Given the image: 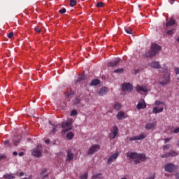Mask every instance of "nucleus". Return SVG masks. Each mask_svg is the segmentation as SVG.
I'll list each match as a JSON object with an SVG mask.
<instances>
[{"mask_svg":"<svg viewBox=\"0 0 179 179\" xmlns=\"http://www.w3.org/2000/svg\"><path fill=\"white\" fill-rule=\"evenodd\" d=\"M70 115L71 117H76L78 115V111H76L75 109L71 110Z\"/></svg>","mask_w":179,"mask_h":179,"instance_id":"31","label":"nucleus"},{"mask_svg":"<svg viewBox=\"0 0 179 179\" xmlns=\"http://www.w3.org/2000/svg\"><path fill=\"white\" fill-rule=\"evenodd\" d=\"M41 145H39L36 148L32 150V156H35V157H40V156H41Z\"/></svg>","mask_w":179,"mask_h":179,"instance_id":"9","label":"nucleus"},{"mask_svg":"<svg viewBox=\"0 0 179 179\" xmlns=\"http://www.w3.org/2000/svg\"><path fill=\"white\" fill-rule=\"evenodd\" d=\"M167 34H168V36H173V34H174V29H171V30L168 31Z\"/></svg>","mask_w":179,"mask_h":179,"instance_id":"39","label":"nucleus"},{"mask_svg":"<svg viewBox=\"0 0 179 179\" xmlns=\"http://www.w3.org/2000/svg\"><path fill=\"white\" fill-rule=\"evenodd\" d=\"M96 85H100V80L97 79L92 80L90 83L91 86H96Z\"/></svg>","mask_w":179,"mask_h":179,"instance_id":"25","label":"nucleus"},{"mask_svg":"<svg viewBox=\"0 0 179 179\" xmlns=\"http://www.w3.org/2000/svg\"><path fill=\"white\" fill-rule=\"evenodd\" d=\"M47 177H48V175H45L43 177V178L44 179V178H47Z\"/></svg>","mask_w":179,"mask_h":179,"instance_id":"58","label":"nucleus"},{"mask_svg":"<svg viewBox=\"0 0 179 179\" xmlns=\"http://www.w3.org/2000/svg\"><path fill=\"white\" fill-rule=\"evenodd\" d=\"M49 124L50 125H52V127H54L53 129H52V132H53V134H55V132H57V128H58V125L55 124H52L51 121H49Z\"/></svg>","mask_w":179,"mask_h":179,"instance_id":"24","label":"nucleus"},{"mask_svg":"<svg viewBox=\"0 0 179 179\" xmlns=\"http://www.w3.org/2000/svg\"><path fill=\"white\" fill-rule=\"evenodd\" d=\"M65 96H66V97H67V99H69V98L72 97V93L66 92L65 94Z\"/></svg>","mask_w":179,"mask_h":179,"instance_id":"41","label":"nucleus"},{"mask_svg":"<svg viewBox=\"0 0 179 179\" xmlns=\"http://www.w3.org/2000/svg\"><path fill=\"white\" fill-rule=\"evenodd\" d=\"M173 134H178L179 133V127L176 128L173 131Z\"/></svg>","mask_w":179,"mask_h":179,"instance_id":"47","label":"nucleus"},{"mask_svg":"<svg viewBox=\"0 0 179 179\" xmlns=\"http://www.w3.org/2000/svg\"><path fill=\"white\" fill-rule=\"evenodd\" d=\"M166 71H167V66H166V64H164L162 72H166Z\"/></svg>","mask_w":179,"mask_h":179,"instance_id":"49","label":"nucleus"},{"mask_svg":"<svg viewBox=\"0 0 179 179\" xmlns=\"http://www.w3.org/2000/svg\"><path fill=\"white\" fill-rule=\"evenodd\" d=\"M99 150H100V145H94L88 150V155H94V153H96V152H99Z\"/></svg>","mask_w":179,"mask_h":179,"instance_id":"11","label":"nucleus"},{"mask_svg":"<svg viewBox=\"0 0 179 179\" xmlns=\"http://www.w3.org/2000/svg\"><path fill=\"white\" fill-rule=\"evenodd\" d=\"M118 156H120V152H116L113 154H112L107 160L108 164H111V163H114L117 159H118Z\"/></svg>","mask_w":179,"mask_h":179,"instance_id":"6","label":"nucleus"},{"mask_svg":"<svg viewBox=\"0 0 179 179\" xmlns=\"http://www.w3.org/2000/svg\"><path fill=\"white\" fill-rule=\"evenodd\" d=\"M85 80V76L80 75V76H79V77L77 80V82H82V80Z\"/></svg>","mask_w":179,"mask_h":179,"instance_id":"36","label":"nucleus"},{"mask_svg":"<svg viewBox=\"0 0 179 179\" xmlns=\"http://www.w3.org/2000/svg\"><path fill=\"white\" fill-rule=\"evenodd\" d=\"M178 169V165L173 163H168L164 166V171L167 173H176Z\"/></svg>","mask_w":179,"mask_h":179,"instance_id":"4","label":"nucleus"},{"mask_svg":"<svg viewBox=\"0 0 179 179\" xmlns=\"http://www.w3.org/2000/svg\"><path fill=\"white\" fill-rule=\"evenodd\" d=\"M120 61H121V59L116 58L113 62H109L108 64V66H117Z\"/></svg>","mask_w":179,"mask_h":179,"instance_id":"18","label":"nucleus"},{"mask_svg":"<svg viewBox=\"0 0 179 179\" xmlns=\"http://www.w3.org/2000/svg\"><path fill=\"white\" fill-rule=\"evenodd\" d=\"M20 139H22V136H20V135L17 134L13 138V144L15 146H17V143H19V142H20Z\"/></svg>","mask_w":179,"mask_h":179,"instance_id":"15","label":"nucleus"},{"mask_svg":"<svg viewBox=\"0 0 179 179\" xmlns=\"http://www.w3.org/2000/svg\"><path fill=\"white\" fill-rule=\"evenodd\" d=\"M89 174L87 173V172H85L84 174L81 175L80 178V179H87Z\"/></svg>","mask_w":179,"mask_h":179,"instance_id":"34","label":"nucleus"},{"mask_svg":"<svg viewBox=\"0 0 179 179\" xmlns=\"http://www.w3.org/2000/svg\"><path fill=\"white\" fill-rule=\"evenodd\" d=\"M127 157L129 160H134V164L141 163V160H145L146 155L145 154H138L136 152H129L127 153Z\"/></svg>","mask_w":179,"mask_h":179,"instance_id":"1","label":"nucleus"},{"mask_svg":"<svg viewBox=\"0 0 179 179\" xmlns=\"http://www.w3.org/2000/svg\"><path fill=\"white\" fill-rule=\"evenodd\" d=\"M136 90L137 93H140V94H142V93H148L149 92V88L145 85H138L136 87Z\"/></svg>","mask_w":179,"mask_h":179,"instance_id":"5","label":"nucleus"},{"mask_svg":"<svg viewBox=\"0 0 179 179\" xmlns=\"http://www.w3.org/2000/svg\"><path fill=\"white\" fill-rule=\"evenodd\" d=\"M127 117H128V115L124 111L118 112L116 115V118L117 120H119V121H121V120H124V119L127 118Z\"/></svg>","mask_w":179,"mask_h":179,"instance_id":"14","label":"nucleus"},{"mask_svg":"<svg viewBox=\"0 0 179 179\" xmlns=\"http://www.w3.org/2000/svg\"><path fill=\"white\" fill-rule=\"evenodd\" d=\"M100 178H101V173L93 174L92 176V179H100Z\"/></svg>","mask_w":179,"mask_h":179,"instance_id":"28","label":"nucleus"},{"mask_svg":"<svg viewBox=\"0 0 179 179\" xmlns=\"http://www.w3.org/2000/svg\"><path fill=\"white\" fill-rule=\"evenodd\" d=\"M132 89H134V87L129 83H124L122 86V90L123 92H125V90L131 92V90H132Z\"/></svg>","mask_w":179,"mask_h":179,"instance_id":"13","label":"nucleus"},{"mask_svg":"<svg viewBox=\"0 0 179 179\" xmlns=\"http://www.w3.org/2000/svg\"><path fill=\"white\" fill-rule=\"evenodd\" d=\"M172 139V138H164V143H169V142Z\"/></svg>","mask_w":179,"mask_h":179,"instance_id":"45","label":"nucleus"},{"mask_svg":"<svg viewBox=\"0 0 179 179\" xmlns=\"http://www.w3.org/2000/svg\"><path fill=\"white\" fill-rule=\"evenodd\" d=\"M35 31H36V33H41V29H40L38 27H36Z\"/></svg>","mask_w":179,"mask_h":179,"instance_id":"43","label":"nucleus"},{"mask_svg":"<svg viewBox=\"0 0 179 179\" xmlns=\"http://www.w3.org/2000/svg\"><path fill=\"white\" fill-rule=\"evenodd\" d=\"M96 6L97 8H103V2L97 3Z\"/></svg>","mask_w":179,"mask_h":179,"instance_id":"46","label":"nucleus"},{"mask_svg":"<svg viewBox=\"0 0 179 179\" xmlns=\"http://www.w3.org/2000/svg\"><path fill=\"white\" fill-rule=\"evenodd\" d=\"M13 155L14 156H17V152L14 151V152H13Z\"/></svg>","mask_w":179,"mask_h":179,"instance_id":"54","label":"nucleus"},{"mask_svg":"<svg viewBox=\"0 0 179 179\" xmlns=\"http://www.w3.org/2000/svg\"><path fill=\"white\" fill-rule=\"evenodd\" d=\"M67 162H71V160H73V153L71 150H67V157H66Z\"/></svg>","mask_w":179,"mask_h":179,"instance_id":"20","label":"nucleus"},{"mask_svg":"<svg viewBox=\"0 0 179 179\" xmlns=\"http://www.w3.org/2000/svg\"><path fill=\"white\" fill-rule=\"evenodd\" d=\"M175 73L176 77L177 78L178 80H179V68H175Z\"/></svg>","mask_w":179,"mask_h":179,"instance_id":"33","label":"nucleus"},{"mask_svg":"<svg viewBox=\"0 0 179 179\" xmlns=\"http://www.w3.org/2000/svg\"><path fill=\"white\" fill-rule=\"evenodd\" d=\"M113 108L116 110V111H120V110L122 108V105H121L120 103H117L114 105Z\"/></svg>","mask_w":179,"mask_h":179,"instance_id":"23","label":"nucleus"},{"mask_svg":"<svg viewBox=\"0 0 179 179\" xmlns=\"http://www.w3.org/2000/svg\"><path fill=\"white\" fill-rule=\"evenodd\" d=\"M45 143H47L48 145V143H50V140H45Z\"/></svg>","mask_w":179,"mask_h":179,"instance_id":"57","label":"nucleus"},{"mask_svg":"<svg viewBox=\"0 0 179 179\" xmlns=\"http://www.w3.org/2000/svg\"><path fill=\"white\" fill-rule=\"evenodd\" d=\"M20 177H23V176H24V173L20 172Z\"/></svg>","mask_w":179,"mask_h":179,"instance_id":"56","label":"nucleus"},{"mask_svg":"<svg viewBox=\"0 0 179 179\" xmlns=\"http://www.w3.org/2000/svg\"><path fill=\"white\" fill-rule=\"evenodd\" d=\"M108 89L106 87H103L102 88L100 89L99 92V96H104L106 95V93H107Z\"/></svg>","mask_w":179,"mask_h":179,"instance_id":"22","label":"nucleus"},{"mask_svg":"<svg viewBox=\"0 0 179 179\" xmlns=\"http://www.w3.org/2000/svg\"><path fill=\"white\" fill-rule=\"evenodd\" d=\"M176 24V21H174V20L171 19L169 20H168V22H166V26H173V24Z\"/></svg>","mask_w":179,"mask_h":179,"instance_id":"27","label":"nucleus"},{"mask_svg":"<svg viewBox=\"0 0 179 179\" xmlns=\"http://www.w3.org/2000/svg\"><path fill=\"white\" fill-rule=\"evenodd\" d=\"M156 177V173H152V175H150L148 178H147L146 179H155Z\"/></svg>","mask_w":179,"mask_h":179,"instance_id":"40","label":"nucleus"},{"mask_svg":"<svg viewBox=\"0 0 179 179\" xmlns=\"http://www.w3.org/2000/svg\"><path fill=\"white\" fill-rule=\"evenodd\" d=\"M80 103V99L79 97L76 98L74 101V104H76L77 107H83V105H79Z\"/></svg>","mask_w":179,"mask_h":179,"instance_id":"26","label":"nucleus"},{"mask_svg":"<svg viewBox=\"0 0 179 179\" xmlns=\"http://www.w3.org/2000/svg\"><path fill=\"white\" fill-rule=\"evenodd\" d=\"M122 72H124V69H122V68L117 69L114 71L115 73H122Z\"/></svg>","mask_w":179,"mask_h":179,"instance_id":"35","label":"nucleus"},{"mask_svg":"<svg viewBox=\"0 0 179 179\" xmlns=\"http://www.w3.org/2000/svg\"><path fill=\"white\" fill-rule=\"evenodd\" d=\"M177 145L179 146V141L177 143Z\"/></svg>","mask_w":179,"mask_h":179,"instance_id":"60","label":"nucleus"},{"mask_svg":"<svg viewBox=\"0 0 179 179\" xmlns=\"http://www.w3.org/2000/svg\"><path fill=\"white\" fill-rule=\"evenodd\" d=\"M145 138H146V136L145 134H142L138 136H134L133 137H130L129 141L131 142H132L134 141H142V139H145Z\"/></svg>","mask_w":179,"mask_h":179,"instance_id":"12","label":"nucleus"},{"mask_svg":"<svg viewBox=\"0 0 179 179\" xmlns=\"http://www.w3.org/2000/svg\"><path fill=\"white\" fill-rule=\"evenodd\" d=\"M47 173V169H43V170L42 171V174H44V173Z\"/></svg>","mask_w":179,"mask_h":179,"instance_id":"55","label":"nucleus"},{"mask_svg":"<svg viewBox=\"0 0 179 179\" xmlns=\"http://www.w3.org/2000/svg\"><path fill=\"white\" fill-rule=\"evenodd\" d=\"M24 152H21L18 154V156H20V157H22V156H24Z\"/></svg>","mask_w":179,"mask_h":179,"instance_id":"51","label":"nucleus"},{"mask_svg":"<svg viewBox=\"0 0 179 179\" xmlns=\"http://www.w3.org/2000/svg\"><path fill=\"white\" fill-rule=\"evenodd\" d=\"M149 66H151V68H155V69H159L160 68V64L156 61L150 63Z\"/></svg>","mask_w":179,"mask_h":179,"instance_id":"19","label":"nucleus"},{"mask_svg":"<svg viewBox=\"0 0 179 179\" xmlns=\"http://www.w3.org/2000/svg\"><path fill=\"white\" fill-rule=\"evenodd\" d=\"M174 156H178V152L174 150H170L169 152L163 154L162 157V159H164V157H174Z\"/></svg>","mask_w":179,"mask_h":179,"instance_id":"10","label":"nucleus"},{"mask_svg":"<svg viewBox=\"0 0 179 179\" xmlns=\"http://www.w3.org/2000/svg\"><path fill=\"white\" fill-rule=\"evenodd\" d=\"M3 178L13 179V178H15V176H13L12 174H6L3 176Z\"/></svg>","mask_w":179,"mask_h":179,"instance_id":"29","label":"nucleus"},{"mask_svg":"<svg viewBox=\"0 0 179 179\" xmlns=\"http://www.w3.org/2000/svg\"><path fill=\"white\" fill-rule=\"evenodd\" d=\"M59 13H65L66 12V9H65L64 8H61L59 10Z\"/></svg>","mask_w":179,"mask_h":179,"instance_id":"42","label":"nucleus"},{"mask_svg":"<svg viewBox=\"0 0 179 179\" xmlns=\"http://www.w3.org/2000/svg\"><path fill=\"white\" fill-rule=\"evenodd\" d=\"M6 159V156H5L4 155H0V162L1 160H3Z\"/></svg>","mask_w":179,"mask_h":179,"instance_id":"48","label":"nucleus"},{"mask_svg":"<svg viewBox=\"0 0 179 179\" xmlns=\"http://www.w3.org/2000/svg\"><path fill=\"white\" fill-rule=\"evenodd\" d=\"M163 108H159V107H154L152 108V113L153 114H159V113H163Z\"/></svg>","mask_w":179,"mask_h":179,"instance_id":"21","label":"nucleus"},{"mask_svg":"<svg viewBox=\"0 0 179 179\" xmlns=\"http://www.w3.org/2000/svg\"><path fill=\"white\" fill-rule=\"evenodd\" d=\"M170 82V75L166 74L164 78L159 81V84L162 86H166Z\"/></svg>","mask_w":179,"mask_h":179,"instance_id":"8","label":"nucleus"},{"mask_svg":"<svg viewBox=\"0 0 179 179\" xmlns=\"http://www.w3.org/2000/svg\"><path fill=\"white\" fill-rule=\"evenodd\" d=\"M171 1H175V0H171Z\"/></svg>","mask_w":179,"mask_h":179,"instance_id":"61","label":"nucleus"},{"mask_svg":"<svg viewBox=\"0 0 179 179\" xmlns=\"http://www.w3.org/2000/svg\"><path fill=\"white\" fill-rule=\"evenodd\" d=\"M76 5V1L75 0H71L70 1V6L73 7Z\"/></svg>","mask_w":179,"mask_h":179,"instance_id":"38","label":"nucleus"},{"mask_svg":"<svg viewBox=\"0 0 179 179\" xmlns=\"http://www.w3.org/2000/svg\"><path fill=\"white\" fill-rule=\"evenodd\" d=\"M13 36V32H10L8 34V38H12V36Z\"/></svg>","mask_w":179,"mask_h":179,"instance_id":"50","label":"nucleus"},{"mask_svg":"<svg viewBox=\"0 0 179 179\" xmlns=\"http://www.w3.org/2000/svg\"><path fill=\"white\" fill-rule=\"evenodd\" d=\"M72 124H73V120H72V119L62 122L61 127L64 129L62 130L63 134H66V132L72 129Z\"/></svg>","mask_w":179,"mask_h":179,"instance_id":"3","label":"nucleus"},{"mask_svg":"<svg viewBox=\"0 0 179 179\" xmlns=\"http://www.w3.org/2000/svg\"><path fill=\"white\" fill-rule=\"evenodd\" d=\"M135 72H136V73H138V72H139V70L138 69L136 70Z\"/></svg>","mask_w":179,"mask_h":179,"instance_id":"59","label":"nucleus"},{"mask_svg":"<svg viewBox=\"0 0 179 179\" xmlns=\"http://www.w3.org/2000/svg\"><path fill=\"white\" fill-rule=\"evenodd\" d=\"M118 127L117 126L113 127L109 134V138L110 139H115V138H117V135H118Z\"/></svg>","mask_w":179,"mask_h":179,"instance_id":"7","label":"nucleus"},{"mask_svg":"<svg viewBox=\"0 0 179 179\" xmlns=\"http://www.w3.org/2000/svg\"><path fill=\"white\" fill-rule=\"evenodd\" d=\"M4 145H5L6 146L8 145H9V141H8V140L5 141H4Z\"/></svg>","mask_w":179,"mask_h":179,"instance_id":"53","label":"nucleus"},{"mask_svg":"<svg viewBox=\"0 0 179 179\" xmlns=\"http://www.w3.org/2000/svg\"><path fill=\"white\" fill-rule=\"evenodd\" d=\"M171 147L170 144H168V145H165L164 147H163V149L164 150H169V148Z\"/></svg>","mask_w":179,"mask_h":179,"instance_id":"44","label":"nucleus"},{"mask_svg":"<svg viewBox=\"0 0 179 179\" xmlns=\"http://www.w3.org/2000/svg\"><path fill=\"white\" fill-rule=\"evenodd\" d=\"M157 124V122H152V123H147L145 124V129H155V127Z\"/></svg>","mask_w":179,"mask_h":179,"instance_id":"17","label":"nucleus"},{"mask_svg":"<svg viewBox=\"0 0 179 179\" xmlns=\"http://www.w3.org/2000/svg\"><path fill=\"white\" fill-rule=\"evenodd\" d=\"M174 176L176 179H179V173H175Z\"/></svg>","mask_w":179,"mask_h":179,"instance_id":"52","label":"nucleus"},{"mask_svg":"<svg viewBox=\"0 0 179 179\" xmlns=\"http://www.w3.org/2000/svg\"><path fill=\"white\" fill-rule=\"evenodd\" d=\"M137 110H143V108H146V103L145 101H139L136 106Z\"/></svg>","mask_w":179,"mask_h":179,"instance_id":"16","label":"nucleus"},{"mask_svg":"<svg viewBox=\"0 0 179 179\" xmlns=\"http://www.w3.org/2000/svg\"><path fill=\"white\" fill-rule=\"evenodd\" d=\"M73 136H74V135H73V133H72V132H69V133H67V134H66V138H68V139H73Z\"/></svg>","mask_w":179,"mask_h":179,"instance_id":"30","label":"nucleus"},{"mask_svg":"<svg viewBox=\"0 0 179 179\" xmlns=\"http://www.w3.org/2000/svg\"><path fill=\"white\" fill-rule=\"evenodd\" d=\"M162 50V47L156 43H152L151 45V50L148 52H147L146 55L147 57H150V58H152V57H155L156 54H159V52Z\"/></svg>","mask_w":179,"mask_h":179,"instance_id":"2","label":"nucleus"},{"mask_svg":"<svg viewBox=\"0 0 179 179\" xmlns=\"http://www.w3.org/2000/svg\"><path fill=\"white\" fill-rule=\"evenodd\" d=\"M124 30L127 34H132V29L129 27H124Z\"/></svg>","mask_w":179,"mask_h":179,"instance_id":"32","label":"nucleus"},{"mask_svg":"<svg viewBox=\"0 0 179 179\" xmlns=\"http://www.w3.org/2000/svg\"><path fill=\"white\" fill-rule=\"evenodd\" d=\"M162 104H163L164 106L166 105V103H164V102H163V101H155V105L156 106H160Z\"/></svg>","mask_w":179,"mask_h":179,"instance_id":"37","label":"nucleus"}]
</instances>
